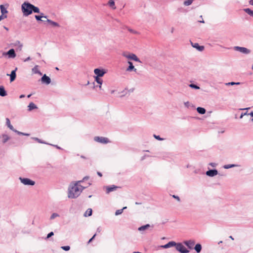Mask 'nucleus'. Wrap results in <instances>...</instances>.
I'll list each match as a JSON object with an SVG mask.
<instances>
[{
  "mask_svg": "<svg viewBox=\"0 0 253 253\" xmlns=\"http://www.w3.org/2000/svg\"><path fill=\"white\" fill-rule=\"evenodd\" d=\"M6 17H7V16H6V15H2V14H1V15L0 16V21L1 20H2V19H4V18H6Z\"/></svg>",
  "mask_w": 253,
  "mask_h": 253,
  "instance_id": "46",
  "label": "nucleus"
},
{
  "mask_svg": "<svg viewBox=\"0 0 253 253\" xmlns=\"http://www.w3.org/2000/svg\"><path fill=\"white\" fill-rule=\"evenodd\" d=\"M6 124L7 127L11 130H14L13 126L11 125L10 120L8 118L6 119Z\"/></svg>",
  "mask_w": 253,
  "mask_h": 253,
  "instance_id": "24",
  "label": "nucleus"
},
{
  "mask_svg": "<svg viewBox=\"0 0 253 253\" xmlns=\"http://www.w3.org/2000/svg\"><path fill=\"white\" fill-rule=\"evenodd\" d=\"M2 55L3 56L8 55V57L10 58H13L16 56V54L14 49H10L7 52H4Z\"/></svg>",
  "mask_w": 253,
  "mask_h": 253,
  "instance_id": "9",
  "label": "nucleus"
},
{
  "mask_svg": "<svg viewBox=\"0 0 253 253\" xmlns=\"http://www.w3.org/2000/svg\"><path fill=\"white\" fill-rule=\"evenodd\" d=\"M238 165H234V164H230V165H226L223 166V168L225 169H228L231 168L236 167H238Z\"/></svg>",
  "mask_w": 253,
  "mask_h": 253,
  "instance_id": "32",
  "label": "nucleus"
},
{
  "mask_svg": "<svg viewBox=\"0 0 253 253\" xmlns=\"http://www.w3.org/2000/svg\"><path fill=\"white\" fill-rule=\"evenodd\" d=\"M4 28L6 30V31H8V29L5 27V26H4Z\"/></svg>",
  "mask_w": 253,
  "mask_h": 253,
  "instance_id": "61",
  "label": "nucleus"
},
{
  "mask_svg": "<svg viewBox=\"0 0 253 253\" xmlns=\"http://www.w3.org/2000/svg\"><path fill=\"white\" fill-rule=\"evenodd\" d=\"M94 73L96 75V77H101L106 73V71L103 69L96 68L94 70Z\"/></svg>",
  "mask_w": 253,
  "mask_h": 253,
  "instance_id": "8",
  "label": "nucleus"
},
{
  "mask_svg": "<svg viewBox=\"0 0 253 253\" xmlns=\"http://www.w3.org/2000/svg\"><path fill=\"white\" fill-rule=\"evenodd\" d=\"M37 54L39 57L41 56V54L40 53H38Z\"/></svg>",
  "mask_w": 253,
  "mask_h": 253,
  "instance_id": "63",
  "label": "nucleus"
},
{
  "mask_svg": "<svg viewBox=\"0 0 253 253\" xmlns=\"http://www.w3.org/2000/svg\"><path fill=\"white\" fill-rule=\"evenodd\" d=\"M23 135H25V136H29L30 135V134L29 133H23Z\"/></svg>",
  "mask_w": 253,
  "mask_h": 253,
  "instance_id": "56",
  "label": "nucleus"
},
{
  "mask_svg": "<svg viewBox=\"0 0 253 253\" xmlns=\"http://www.w3.org/2000/svg\"><path fill=\"white\" fill-rule=\"evenodd\" d=\"M206 173L207 175L210 177H213L218 174V171L215 169H210L207 171Z\"/></svg>",
  "mask_w": 253,
  "mask_h": 253,
  "instance_id": "10",
  "label": "nucleus"
},
{
  "mask_svg": "<svg viewBox=\"0 0 253 253\" xmlns=\"http://www.w3.org/2000/svg\"><path fill=\"white\" fill-rule=\"evenodd\" d=\"M87 179H88V176H85L82 181L83 182V181H84L85 180H86Z\"/></svg>",
  "mask_w": 253,
  "mask_h": 253,
  "instance_id": "53",
  "label": "nucleus"
},
{
  "mask_svg": "<svg viewBox=\"0 0 253 253\" xmlns=\"http://www.w3.org/2000/svg\"><path fill=\"white\" fill-rule=\"evenodd\" d=\"M241 83L240 82H229L227 83H225L226 85H238L240 84Z\"/></svg>",
  "mask_w": 253,
  "mask_h": 253,
  "instance_id": "37",
  "label": "nucleus"
},
{
  "mask_svg": "<svg viewBox=\"0 0 253 253\" xmlns=\"http://www.w3.org/2000/svg\"><path fill=\"white\" fill-rule=\"evenodd\" d=\"M0 8L2 15H5L4 14H6L8 12V11L5 8H4L3 5H0Z\"/></svg>",
  "mask_w": 253,
  "mask_h": 253,
  "instance_id": "31",
  "label": "nucleus"
},
{
  "mask_svg": "<svg viewBox=\"0 0 253 253\" xmlns=\"http://www.w3.org/2000/svg\"><path fill=\"white\" fill-rule=\"evenodd\" d=\"M105 188L106 190V193L108 194L111 192L116 190L118 188V187L113 185L111 186H106Z\"/></svg>",
  "mask_w": 253,
  "mask_h": 253,
  "instance_id": "15",
  "label": "nucleus"
},
{
  "mask_svg": "<svg viewBox=\"0 0 253 253\" xmlns=\"http://www.w3.org/2000/svg\"><path fill=\"white\" fill-rule=\"evenodd\" d=\"M20 182L24 185L33 186L35 184V182L28 178H23L20 177L19 178Z\"/></svg>",
  "mask_w": 253,
  "mask_h": 253,
  "instance_id": "4",
  "label": "nucleus"
},
{
  "mask_svg": "<svg viewBox=\"0 0 253 253\" xmlns=\"http://www.w3.org/2000/svg\"><path fill=\"white\" fill-rule=\"evenodd\" d=\"M147 156H146V155H144V156H143V157L141 158L140 160H141V161H143V160L145 159V157H147Z\"/></svg>",
  "mask_w": 253,
  "mask_h": 253,
  "instance_id": "52",
  "label": "nucleus"
},
{
  "mask_svg": "<svg viewBox=\"0 0 253 253\" xmlns=\"http://www.w3.org/2000/svg\"><path fill=\"white\" fill-rule=\"evenodd\" d=\"M197 111L200 114H204L206 113V109L202 107H198Z\"/></svg>",
  "mask_w": 253,
  "mask_h": 253,
  "instance_id": "28",
  "label": "nucleus"
},
{
  "mask_svg": "<svg viewBox=\"0 0 253 253\" xmlns=\"http://www.w3.org/2000/svg\"><path fill=\"white\" fill-rule=\"evenodd\" d=\"M172 197L174 199H176L178 201H180V198H179V197L178 196H176V195H173Z\"/></svg>",
  "mask_w": 253,
  "mask_h": 253,
  "instance_id": "49",
  "label": "nucleus"
},
{
  "mask_svg": "<svg viewBox=\"0 0 253 253\" xmlns=\"http://www.w3.org/2000/svg\"><path fill=\"white\" fill-rule=\"evenodd\" d=\"M229 238H230V239H231L232 240H234V238H233V237H232V236H229Z\"/></svg>",
  "mask_w": 253,
  "mask_h": 253,
  "instance_id": "62",
  "label": "nucleus"
},
{
  "mask_svg": "<svg viewBox=\"0 0 253 253\" xmlns=\"http://www.w3.org/2000/svg\"><path fill=\"white\" fill-rule=\"evenodd\" d=\"M33 139H35V140L37 141L39 143L48 144V143H46L42 141L41 139H39L38 138L35 137V138H33Z\"/></svg>",
  "mask_w": 253,
  "mask_h": 253,
  "instance_id": "41",
  "label": "nucleus"
},
{
  "mask_svg": "<svg viewBox=\"0 0 253 253\" xmlns=\"http://www.w3.org/2000/svg\"><path fill=\"white\" fill-rule=\"evenodd\" d=\"M122 55L128 59L132 60L138 63H141L140 60L134 53L125 52L123 53Z\"/></svg>",
  "mask_w": 253,
  "mask_h": 253,
  "instance_id": "3",
  "label": "nucleus"
},
{
  "mask_svg": "<svg viewBox=\"0 0 253 253\" xmlns=\"http://www.w3.org/2000/svg\"><path fill=\"white\" fill-rule=\"evenodd\" d=\"M191 44L193 47L196 48L199 51H202L204 49V46L200 45L198 43L191 42Z\"/></svg>",
  "mask_w": 253,
  "mask_h": 253,
  "instance_id": "12",
  "label": "nucleus"
},
{
  "mask_svg": "<svg viewBox=\"0 0 253 253\" xmlns=\"http://www.w3.org/2000/svg\"><path fill=\"white\" fill-rule=\"evenodd\" d=\"M92 214V210L88 209L84 213V215L85 216H90Z\"/></svg>",
  "mask_w": 253,
  "mask_h": 253,
  "instance_id": "34",
  "label": "nucleus"
},
{
  "mask_svg": "<svg viewBox=\"0 0 253 253\" xmlns=\"http://www.w3.org/2000/svg\"><path fill=\"white\" fill-rule=\"evenodd\" d=\"M128 31H129L130 33H133V34H138V33L137 31H135V30H133V29H129H129H128Z\"/></svg>",
  "mask_w": 253,
  "mask_h": 253,
  "instance_id": "42",
  "label": "nucleus"
},
{
  "mask_svg": "<svg viewBox=\"0 0 253 253\" xmlns=\"http://www.w3.org/2000/svg\"><path fill=\"white\" fill-rule=\"evenodd\" d=\"M126 209V207H124L122 209L117 210L116 211V212H115V215H118L121 214L123 212V210Z\"/></svg>",
  "mask_w": 253,
  "mask_h": 253,
  "instance_id": "33",
  "label": "nucleus"
},
{
  "mask_svg": "<svg viewBox=\"0 0 253 253\" xmlns=\"http://www.w3.org/2000/svg\"><path fill=\"white\" fill-rule=\"evenodd\" d=\"M25 97V95H23V94H22V95H21L19 96L20 98H23V97Z\"/></svg>",
  "mask_w": 253,
  "mask_h": 253,
  "instance_id": "60",
  "label": "nucleus"
},
{
  "mask_svg": "<svg viewBox=\"0 0 253 253\" xmlns=\"http://www.w3.org/2000/svg\"><path fill=\"white\" fill-rule=\"evenodd\" d=\"M176 250L181 253H188L189 251L187 250L185 247L181 243H176L174 246Z\"/></svg>",
  "mask_w": 253,
  "mask_h": 253,
  "instance_id": "6",
  "label": "nucleus"
},
{
  "mask_svg": "<svg viewBox=\"0 0 253 253\" xmlns=\"http://www.w3.org/2000/svg\"><path fill=\"white\" fill-rule=\"evenodd\" d=\"M133 253H140V252H133Z\"/></svg>",
  "mask_w": 253,
  "mask_h": 253,
  "instance_id": "64",
  "label": "nucleus"
},
{
  "mask_svg": "<svg viewBox=\"0 0 253 253\" xmlns=\"http://www.w3.org/2000/svg\"><path fill=\"white\" fill-rule=\"evenodd\" d=\"M210 166H211L212 167H215L217 166V164L214 163H211L209 164Z\"/></svg>",
  "mask_w": 253,
  "mask_h": 253,
  "instance_id": "48",
  "label": "nucleus"
},
{
  "mask_svg": "<svg viewBox=\"0 0 253 253\" xmlns=\"http://www.w3.org/2000/svg\"><path fill=\"white\" fill-rule=\"evenodd\" d=\"M184 243L189 249H192L195 244V241L193 240H188L184 241Z\"/></svg>",
  "mask_w": 253,
  "mask_h": 253,
  "instance_id": "14",
  "label": "nucleus"
},
{
  "mask_svg": "<svg viewBox=\"0 0 253 253\" xmlns=\"http://www.w3.org/2000/svg\"><path fill=\"white\" fill-rule=\"evenodd\" d=\"M244 11L250 16L253 17V10L249 8L244 9Z\"/></svg>",
  "mask_w": 253,
  "mask_h": 253,
  "instance_id": "30",
  "label": "nucleus"
},
{
  "mask_svg": "<svg viewBox=\"0 0 253 253\" xmlns=\"http://www.w3.org/2000/svg\"><path fill=\"white\" fill-rule=\"evenodd\" d=\"M42 83H45L46 84H48L51 83L50 78L47 76L46 75H44L41 78Z\"/></svg>",
  "mask_w": 253,
  "mask_h": 253,
  "instance_id": "11",
  "label": "nucleus"
},
{
  "mask_svg": "<svg viewBox=\"0 0 253 253\" xmlns=\"http://www.w3.org/2000/svg\"><path fill=\"white\" fill-rule=\"evenodd\" d=\"M234 49L236 51H239L245 54H249L251 53V51L250 49L244 47L238 46H235L234 47Z\"/></svg>",
  "mask_w": 253,
  "mask_h": 253,
  "instance_id": "5",
  "label": "nucleus"
},
{
  "mask_svg": "<svg viewBox=\"0 0 253 253\" xmlns=\"http://www.w3.org/2000/svg\"><path fill=\"white\" fill-rule=\"evenodd\" d=\"M94 140L102 144H107L109 142V140L107 138L102 136H95L94 137Z\"/></svg>",
  "mask_w": 253,
  "mask_h": 253,
  "instance_id": "7",
  "label": "nucleus"
},
{
  "mask_svg": "<svg viewBox=\"0 0 253 253\" xmlns=\"http://www.w3.org/2000/svg\"><path fill=\"white\" fill-rule=\"evenodd\" d=\"M46 22L50 24L51 25H52L54 27H59L60 26L59 24L56 22L53 21L50 19H46Z\"/></svg>",
  "mask_w": 253,
  "mask_h": 253,
  "instance_id": "23",
  "label": "nucleus"
},
{
  "mask_svg": "<svg viewBox=\"0 0 253 253\" xmlns=\"http://www.w3.org/2000/svg\"><path fill=\"white\" fill-rule=\"evenodd\" d=\"M95 81L99 84L102 85L103 83V80L100 79L99 77H95Z\"/></svg>",
  "mask_w": 253,
  "mask_h": 253,
  "instance_id": "35",
  "label": "nucleus"
},
{
  "mask_svg": "<svg viewBox=\"0 0 253 253\" xmlns=\"http://www.w3.org/2000/svg\"><path fill=\"white\" fill-rule=\"evenodd\" d=\"M13 131L15 132V133H16L18 135H23V132H20L19 131H18L16 129H14V130H13Z\"/></svg>",
  "mask_w": 253,
  "mask_h": 253,
  "instance_id": "45",
  "label": "nucleus"
},
{
  "mask_svg": "<svg viewBox=\"0 0 253 253\" xmlns=\"http://www.w3.org/2000/svg\"><path fill=\"white\" fill-rule=\"evenodd\" d=\"M28 108L29 111H31L33 109H37L38 107L35 103L33 102H31L28 106Z\"/></svg>",
  "mask_w": 253,
  "mask_h": 253,
  "instance_id": "19",
  "label": "nucleus"
},
{
  "mask_svg": "<svg viewBox=\"0 0 253 253\" xmlns=\"http://www.w3.org/2000/svg\"><path fill=\"white\" fill-rule=\"evenodd\" d=\"M194 249L196 251L197 253H200L202 250L201 245L200 244H197L194 247Z\"/></svg>",
  "mask_w": 253,
  "mask_h": 253,
  "instance_id": "25",
  "label": "nucleus"
},
{
  "mask_svg": "<svg viewBox=\"0 0 253 253\" xmlns=\"http://www.w3.org/2000/svg\"><path fill=\"white\" fill-rule=\"evenodd\" d=\"M59 216L60 215L58 213L56 212L52 213L49 217V220H52L55 218L59 217Z\"/></svg>",
  "mask_w": 253,
  "mask_h": 253,
  "instance_id": "26",
  "label": "nucleus"
},
{
  "mask_svg": "<svg viewBox=\"0 0 253 253\" xmlns=\"http://www.w3.org/2000/svg\"><path fill=\"white\" fill-rule=\"evenodd\" d=\"M97 174H98L99 176H100V177H101V176H102V174H101V172H97Z\"/></svg>",
  "mask_w": 253,
  "mask_h": 253,
  "instance_id": "59",
  "label": "nucleus"
},
{
  "mask_svg": "<svg viewBox=\"0 0 253 253\" xmlns=\"http://www.w3.org/2000/svg\"><path fill=\"white\" fill-rule=\"evenodd\" d=\"M31 59L30 57H27L26 59L24 60V62H27Z\"/></svg>",
  "mask_w": 253,
  "mask_h": 253,
  "instance_id": "51",
  "label": "nucleus"
},
{
  "mask_svg": "<svg viewBox=\"0 0 253 253\" xmlns=\"http://www.w3.org/2000/svg\"><path fill=\"white\" fill-rule=\"evenodd\" d=\"M35 18L37 20V21H43V22H45V20H42V19L43 18H44V19H47V16H39V15H35Z\"/></svg>",
  "mask_w": 253,
  "mask_h": 253,
  "instance_id": "27",
  "label": "nucleus"
},
{
  "mask_svg": "<svg viewBox=\"0 0 253 253\" xmlns=\"http://www.w3.org/2000/svg\"><path fill=\"white\" fill-rule=\"evenodd\" d=\"M176 245V243L174 241L169 242L166 245L161 246V248L164 249H168L172 247H174Z\"/></svg>",
  "mask_w": 253,
  "mask_h": 253,
  "instance_id": "13",
  "label": "nucleus"
},
{
  "mask_svg": "<svg viewBox=\"0 0 253 253\" xmlns=\"http://www.w3.org/2000/svg\"><path fill=\"white\" fill-rule=\"evenodd\" d=\"M6 95L7 93L4 90V87L3 86H0V96L3 97L5 96Z\"/></svg>",
  "mask_w": 253,
  "mask_h": 253,
  "instance_id": "22",
  "label": "nucleus"
},
{
  "mask_svg": "<svg viewBox=\"0 0 253 253\" xmlns=\"http://www.w3.org/2000/svg\"><path fill=\"white\" fill-rule=\"evenodd\" d=\"M52 145L54 146V147H55L56 148H57L58 149H61V148L59 146H57V145Z\"/></svg>",
  "mask_w": 253,
  "mask_h": 253,
  "instance_id": "54",
  "label": "nucleus"
},
{
  "mask_svg": "<svg viewBox=\"0 0 253 253\" xmlns=\"http://www.w3.org/2000/svg\"><path fill=\"white\" fill-rule=\"evenodd\" d=\"M108 4L112 9H115L116 8L115 2L113 0H109L108 1Z\"/></svg>",
  "mask_w": 253,
  "mask_h": 253,
  "instance_id": "29",
  "label": "nucleus"
},
{
  "mask_svg": "<svg viewBox=\"0 0 253 253\" xmlns=\"http://www.w3.org/2000/svg\"><path fill=\"white\" fill-rule=\"evenodd\" d=\"M245 115H248V113L247 112H245L244 113H242L240 117V119H242L243 118V117L244 116H245Z\"/></svg>",
  "mask_w": 253,
  "mask_h": 253,
  "instance_id": "47",
  "label": "nucleus"
},
{
  "mask_svg": "<svg viewBox=\"0 0 253 253\" xmlns=\"http://www.w3.org/2000/svg\"><path fill=\"white\" fill-rule=\"evenodd\" d=\"M54 235V233L53 232H51L50 233H49L47 235V237H46V239H48L50 237H51L52 236H53Z\"/></svg>",
  "mask_w": 253,
  "mask_h": 253,
  "instance_id": "44",
  "label": "nucleus"
},
{
  "mask_svg": "<svg viewBox=\"0 0 253 253\" xmlns=\"http://www.w3.org/2000/svg\"><path fill=\"white\" fill-rule=\"evenodd\" d=\"M248 115H250L253 117V112H251L250 113H248Z\"/></svg>",
  "mask_w": 253,
  "mask_h": 253,
  "instance_id": "58",
  "label": "nucleus"
},
{
  "mask_svg": "<svg viewBox=\"0 0 253 253\" xmlns=\"http://www.w3.org/2000/svg\"><path fill=\"white\" fill-rule=\"evenodd\" d=\"M17 68H16L15 70L12 71L11 72V74L9 75L10 77V82H13L16 78V71L17 70ZM7 76H9L8 74L7 75Z\"/></svg>",
  "mask_w": 253,
  "mask_h": 253,
  "instance_id": "17",
  "label": "nucleus"
},
{
  "mask_svg": "<svg viewBox=\"0 0 253 253\" xmlns=\"http://www.w3.org/2000/svg\"><path fill=\"white\" fill-rule=\"evenodd\" d=\"M81 182L82 181H77L70 183L68 189V197L69 198H77L80 195L83 190L86 188V186L81 185Z\"/></svg>",
  "mask_w": 253,
  "mask_h": 253,
  "instance_id": "1",
  "label": "nucleus"
},
{
  "mask_svg": "<svg viewBox=\"0 0 253 253\" xmlns=\"http://www.w3.org/2000/svg\"><path fill=\"white\" fill-rule=\"evenodd\" d=\"M153 136H154V137L155 139H157L158 140L162 141V140H164V138L160 137V136L159 135H157L156 134H154Z\"/></svg>",
  "mask_w": 253,
  "mask_h": 253,
  "instance_id": "39",
  "label": "nucleus"
},
{
  "mask_svg": "<svg viewBox=\"0 0 253 253\" xmlns=\"http://www.w3.org/2000/svg\"><path fill=\"white\" fill-rule=\"evenodd\" d=\"M249 3L251 5H253V0H250V1H249Z\"/></svg>",
  "mask_w": 253,
  "mask_h": 253,
  "instance_id": "55",
  "label": "nucleus"
},
{
  "mask_svg": "<svg viewBox=\"0 0 253 253\" xmlns=\"http://www.w3.org/2000/svg\"><path fill=\"white\" fill-rule=\"evenodd\" d=\"M184 104L186 107H189L190 106V103L189 101H186L184 103Z\"/></svg>",
  "mask_w": 253,
  "mask_h": 253,
  "instance_id": "43",
  "label": "nucleus"
},
{
  "mask_svg": "<svg viewBox=\"0 0 253 253\" xmlns=\"http://www.w3.org/2000/svg\"><path fill=\"white\" fill-rule=\"evenodd\" d=\"M21 10L23 15L28 16L31 14L33 12L34 13H40V9L34 5L33 4L28 2H24L21 5Z\"/></svg>",
  "mask_w": 253,
  "mask_h": 253,
  "instance_id": "2",
  "label": "nucleus"
},
{
  "mask_svg": "<svg viewBox=\"0 0 253 253\" xmlns=\"http://www.w3.org/2000/svg\"><path fill=\"white\" fill-rule=\"evenodd\" d=\"M128 64H129L128 67L126 69V71L128 72H130L132 71H134V72H136V69L134 68V66L133 65V64L130 61H128Z\"/></svg>",
  "mask_w": 253,
  "mask_h": 253,
  "instance_id": "16",
  "label": "nucleus"
},
{
  "mask_svg": "<svg viewBox=\"0 0 253 253\" xmlns=\"http://www.w3.org/2000/svg\"><path fill=\"white\" fill-rule=\"evenodd\" d=\"M1 137L2 138V141L3 143H5L10 139V137L6 134H2Z\"/></svg>",
  "mask_w": 253,
  "mask_h": 253,
  "instance_id": "20",
  "label": "nucleus"
},
{
  "mask_svg": "<svg viewBox=\"0 0 253 253\" xmlns=\"http://www.w3.org/2000/svg\"><path fill=\"white\" fill-rule=\"evenodd\" d=\"M32 70L34 74H38L40 75H42V73L39 70V66L38 65L35 66Z\"/></svg>",
  "mask_w": 253,
  "mask_h": 253,
  "instance_id": "21",
  "label": "nucleus"
},
{
  "mask_svg": "<svg viewBox=\"0 0 253 253\" xmlns=\"http://www.w3.org/2000/svg\"><path fill=\"white\" fill-rule=\"evenodd\" d=\"M250 108L249 107V108H242V109H240L241 110H248L249 109H250Z\"/></svg>",
  "mask_w": 253,
  "mask_h": 253,
  "instance_id": "57",
  "label": "nucleus"
},
{
  "mask_svg": "<svg viewBox=\"0 0 253 253\" xmlns=\"http://www.w3.org/2000/svg\"><path fill=\"white\" fill-rule=\"evenodd\" d=\"M192 0H187L184 1L183 4L185 6H188L192 4Z\"/></svg>",
  "mask_w": 253,
  "mask_h": 253,
  "instance_id": "36",
  "label": "nucleus"
},
{
  "mask_svg": "<svg viewBox=\"0 0 253 253\" xmlns=\"http://www.w3.org/2000/svg\"><path fill=\"white\" fill-rule=\"evenodd\" d=\"M189 87L192 88H194V89H200V87L197 86V85L196 84H190L189 85Z\"/></svg>",
  "mask_w": 253,
  "mask_h": 253,
  "instance_id": "38",
  "label": "nucleus"
},
{
  "mask_svg": "<svg viewBox=\"0 0 253 253\" xmlns=\"http://www.w3.org/2000/svg\"><path fill=\"white\" fill-rule=\"evenodd\" d=\"M95 236H96V234H94L93 236V237L90 239H89V240L88 241V244L90 243L92 241V240L94 238Z\"/></svg>",
  "mask_w": 253,
  "mask_h": 253,
  "instance_id": "50",
  "label": "nucleus"
},
{
  "mask_svg": "<svg viewBox=\"0 0 253 253\" xmlns=\"http://www.w3.org/2000/svg\"><path fill=\"white\" fill-rule=\"evenodd\" d=\"M61 248L65 251H68L70 249V247L69 246H62Z\"/></svg>",
  "mask_w": 253,
  "mask_h": 253,
  "instance_id": "40",
  "label": "nucleus"
},
{
  "mask_svg": "<svg viewBox=\"0 0 253 253\" xmlns=\"http://www.w3.org/2000/svg\"><path fill=\"white\" fill-rule=\"evenodd\" d=\"M150 227V224H147L145 225H143V226L139 227L138 228V231H139L140 232H141L143 233V232L147 230Z\"/></svg>",
  "mask_w": 253,
  "mask_h": 253,
  "instance_id": "18",
  "label": "nucleus"
}]
</instances>
